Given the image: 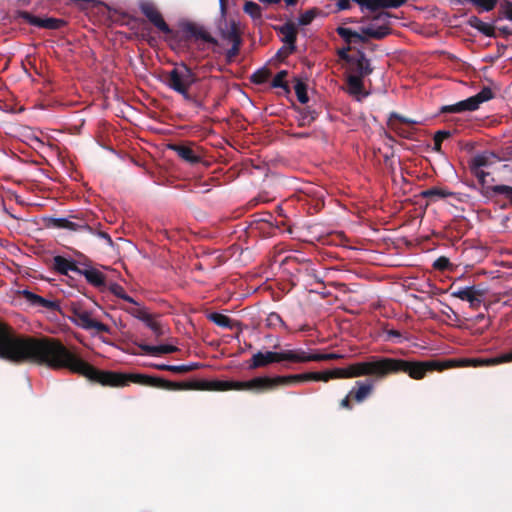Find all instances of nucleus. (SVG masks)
Segmentation results:
<instances>
[{
	"label": "nucleus",
	"mask_w": 512,
	"mask_h": 512,
	"mask_svg": "<svg viewBox=\"0 0 512 512\" xmlns=\"http://www.w3.org/2000/svg\"><path fill=\"white\" fill-rule=\"evenodd\" d=\"M467 24L487 37H496L495 28L492 25L483 22L477 16H471L467 20Z\"/></svg>",
	"instance_id": "26"
},
{
	"label": "nucleus",
	"mask_w": 512,
	"mask_h": 512,
	"mask_svg": "<svg viewBox=\"0 0 512 512\" xmlns=\"http://www.w3.org/2000/svg\"><path fill=\"white\" fill-rule=\"evenodd\" d=\"M6 19L10 23H18L20 20H23L31 26L48 30H59L67 25L64 19L54 17L42 18L26 10H16L12 16H5L3 18V20Z\"/></svg>",
	"instance_id": "5"
},
{
	"label": "nucleus",
	"mask_w": 512,
	"mask_h": 512,
	"mask_svg": "<svg viewBox=\"0 0 512 512\" xmlns=\"http://www.w3.org/2000/svg\"><path fill=\"white\" fill-rule=\"evenodd\" d=\"M333 379L337 378H349L348 376V368H335L332 369Z\"/></svg>",
	"instance_id": "56"
},
{
	"label": "nucleus",
	"mask_w": 512,
	"mask_h": 512,
	"mask_svg": "<svg viewBox=\"0 0 512 512\" xmlns=\"http://www.w3.org/2000/svg\"><path fill=\"white\" fill-rule=\"evenodd\" d=\"M373 389V380L356 381L355 386L350 390V396L352 400L361 403L372 394Z\"/></svg>",
	"instance_id": "18"
},
{
	"label": "nucleus",
	"mask_w": 512,
	"mask_h": 512,
	"mask_svg": "<svg viewBox=\"0 0 512 512\" xmlns=\"http://www.w3.org/2000/svg\"><path fill=\"white\" fill-rule=\"evenodd\" d=\"M108 289L116 297L121 298L126 302L137 304V302L125 292V289L120 284L111 283L108 286Z\"/></svg>",
	"instance_id": "38"
},
{
	"label": "nucleus",
	"mask_w": 512,
	"mask_h": 512,
	"mask_svg": "<svg viewBox=\"0 0 512 512\" xmlns=\"http://www.w3.org/2000/svg\"><path fill=\"white\" fill-rule=\"evenodd\" d=\"M350 50L351 46H347L337 51V55L339 56V58L345 61L347 64H349L350 61H353V57L355 56L349 54Z\"/></svg>",
	"instance_id": "52"
},
{
	"label": "nucleus",
	"mask_w": 512,
	"mask_h": 512,
	"mask_svg": "<svg viewBox=\"0 0 512 512\" xmlns=\"http://www.w3.org/2000/svg\"><path fill=\"white\" fill-rule=\"evenodd\" d=\"M243 11L254 21L262 22V8L253 1H246L243 5Z\"/></svg>",
	"instance_id": "33"
},
{
	"label": "nucleus",
	"mask_w": 512,
	"mask_h": 512,
	"mask_svg": "<svg viewBox=\"0 0 512 512\" xmlns=\"http://www.w3.org/2000/svg\"><path fill=\"white\" fill-rule=\"evenodd\" d=\"M347 85L349 87V93L353 95H359L364 90L363 78L358 76H347Z\"/></svg>",
	"instance_id": "35"
},
{
	"label": "nucleus",
	"mask_w": 512,
	"mask_h": 512,
	"mask_svg": "<svg viewBox=\"0 0 512 512\" xmlns=\"http://www.w3.org/2000/svg\"><path fill=\"white\" fill-rule=\"evenodd\" d=\"M199 80L197 74L184 62L175 64L174 68L166 73L165 84L180 94L184 101L198 109L205 110L204 99L192 94L190 88Z\"/></svg>",
	"instance_id": "4"
},
{
	"label": "nucleus",
	"mask_w": 512,
	"mask_h": 512,
	"mask_svg": "<svg viewBox=\"0 0 512 512\" xmlns=\"http://www.w3.org/2000/svg\"><path fill=\"white\" fill-rule=\"evenodd\" d=\"M333 379L332 370L324 372H311V381H324L327 382Z\"/></svg>",
	"instance_id": "47"
},
{
	"label": "nucleus",
	"mask_w": 512,
	"mask_h": 512,
	"mask_svg": "<svg viewBox=\"0 0 512 512\" xmlns=\"http://www.w3.org/2000/svg\"><path fill=\"white\" fill-rule=\"evenodd\" d=\"M283 35L282 41L287 45L286 55H290L296 51L297 28L292 22H287L277 28Z\"/></svg>",
	"instance_id": "17"
},
{
	"label": "nucleus",
	"mask_w": 512,
	"mask_h": 512,
	"mask_svg": "<svg viewBox=\"0 0 512 512\" xmlns=\"http://www.w3.org/2000/svg\"><path fill=\"white\" fill-rule=\"evenodd\" d=\"M70 218H74L77 221H72L69 218H48L47 219V226L50 228H56V229H67L71 231H84L88 230L91 231V227L88 225V223L78 216H70Z\"/></svg>",
	"instance_id": "12"
},
{
	"label": "nucleus",
	"mask_w": 512,
	"mask_h": 512,
	"mask_svg": "<svg viewBox=\"0 0 512 512\" xmlns=\"http://www.w3.org/2000/svg\"><path fill=\"white\" fill-rule=\"evenodd\" d=\"M81 265L79 270V275L85 277L86 281L100 290H103L106 287V276L100 270L94 268L91 265V261L85 259L83 262H79Z\"/></svg>",
	"instance_id": "11"
},
{
	"label": "nucleus",
	"mask_w": 512,
	"mask_h": 512,
	"mask_svg": "<svg viewBox=\"0 0 512 512\" xmlns=\"http://www.w3.org/2000/svg\"><path fill=\"white\" fill-rule=\"evenodd\" d=\"M387 123H396L405 126H415L417 124V121L411 118L404 117L396 112H393L390 114Z\"/></svg>",
	"instance_id": "40"
},
{
	"label": "nucleus",
	"mask_w": 512,
	"mask_h": 512,
	"mask_svg": "<svg viewBox=\"0 0 512 512\" xmlns=\"http://www.w3.org/2000/svg\"><path fill=\"white\" fill-rule=\"evenodd\" d=\"M499 0H473V6L478 13L490 12L497 6Z\"/></svg>",
	"instance_id": "39"
},
{
	"label": "nucleus",
	"mask_w": 512,
	"mask_h": 512,
	"mask_svg": "<svg viewBox=\"0 0 512 512\" xmlns=\"http://www.w3.org/2000/svg\"><path fill=\"white\" fill-rule=\"evenodd\" d=\"M318 117V112L311 107H305L300 110L299 126H309Z\"/></svg>",
	"instance_id": "32"
},
{
	"label": "nucleus",
	"mask_w": 512,
	"mask_h": 512,
	"mask_svg": "<svg viewBox=\"0 0 512 512\" xmlns=\"http://www.w3.org/2000/svg\"><path fill=\"white\" fill-rule=\"evenodd\" d=\"M242 43H232V47L226 52V61L231 63L238 56Z\"/></svg>",
	"instance_id": "48"
},
{
	"label": "nucleus",
	"mask_w": 512,
	"mask_h": 512,
	"mask_svg": "<svg viewBox=\"0 0 512 512\" xmlns=\"http://www.w3.org/2000/svg\"><path fill=\"white\" fill-rule=\"evenodd\" d=\"M451 263L447 257L441 256L437 258L433 263V268L436 270L444 271L449 269Z\"/></svg>",
	"instance_id": "49"
},
{
	"label": "nucleus",
	"mask_w": 512,
	"mask_h": 512,
	"mask_svg": "<svg viewBox=\"0 0 512 512\" xmlns=\"http://www.w3.org/2000/svg\"><path fill=\"white\" fill-rule=\"evenodd\" d=\"M495 97L494 92L489 87H483L476 95L465 100H461L455 104L442 106L441 113H463L467 111H475L480 104L487 102Z\"/></svg>",
	"instance_id": "6"
},
{
	"label": "nucleus",
	"mask_w": 512,
	"mask_h": 512,
	"mask_svg": "<svg viewBox=\"0 0 512 512\" xmlns=\"http://www.w3.org/2000/svg\"><path fill=\"white\" fill-rule=\"evenodd\" d=\"M140 11L145 17L162 33L170 35L171 40L178 38V33L174 32L165 22L162 14L151 1H142L139 4Z\"/></svg>",
	"instance_id": "7"
},
{
	"label": "nucleus",
	"mask_w": 512,
	"mask_h": 512,
	"mask_svg": "<svg viewBox=\"0 0 512 512\" xmlns=\"http://www.w3.org/2000/svg\"><path fill=\"white\" fill-rule=\"evenodd\" d=\"M389 339H399L398 342H401L402 334L400 331L395 329H389L386 331Z\"/></svg>",
	"instance_id": "58"
},
{
	"label": "nucleus",
	"mask_w": 512,
	"mask_h": 512,
	"mask_svg": "<svg viewBox=\"0 0 512 512\" xmlns=\"http://www.w3.org/2000/svg\"><path fill=\"white\" fill-rule=\"evenodd\" d=\"M73 321L85 330H95L97 333H110V327L92 317L91 312L82 309H73Z\"/></svg>",
	"instance_id": "9"
},
{
	"label": "nucleus",
	"mask_w": 512,
	"mask_h": 512,
	"mask_svg": "<svg viewBox=\"0 0 512 512\" xmlns=\"http://www.w3.org/2000/svg\"><path fill=\"white\" fill-rule=\"evenodd\" d=\"M181 29L183 32L182 39L184 41H189L191 39L194 40H202L203 42L218 45V41L214 38L203 25L197 24L195 22H185L181 25Z\"/></svg>",
	"instance_id": "10"
},
{
	"label": "nucleus",
	"mask_w": 512,
	"mask_h": 512,
	"mask_svg": "<svg viewBox=\"0 0 512 512\" xmlns=\"http://www.w3.org/2000/svg\"><path fill=\"white\" fill-rule=\"evenodd\" d=\"M0 359L16 364L33 363L54 370L67 369L86 378L88 362L56 338L19 335L0 321Z\"/></svg>",
	"instance_id": "1"
},
{
	"label": "nucleus",
	"mask_w": 512,
	"mask_h": 512,
	"mask_svg": "<svg viewBox=\"0 0 512 512\" xmlns=\"http://www.w3.org/2000/svg\"><path fill=\"white\" fill-rule=\"evenodd\" d=\"M472 174L479 180L481 184L485 183V178L489 174L484 172L481 168L470 167Z\"/></svg>",
	"instance_id": "54"
},
{
	"label": "nucleus",
	"mask_w": 512,
	"mask_h": 512,
	"mask_svg": "<svg viewBox=\"0 0 512 512\" xmlns=\"http://www.w3.org/2000/svg\"><path fill=\"white\" fill-rule=\"evenodd\" d=\"M221 37L231 43H242L241 32L235 21H230L226 28L220 30Z\"/></svg>",
	"instance_id": "27"
},
{
	"label": "nucleus",
	"mask_w": 512,
	"mask_h": 512,
	"mask_svg": "<svg viewBox=\"0 0 512 512\" xmlns=\"http://www.w3.org/2000/svg\"><path fill=\"white\" fill-rule=\"evenodd\" d=\"M352 0H338L337 11L349 10L351 8Z\"/></svg>",
	"instance_id": "57"
},
{
	"label": "nucleus",
	"mask_w": 512,
	"mask_h": 512,
	"mask_svg": "<svg viewBox=\"0 0 512 512\" xmlns=\"http://www.w3.org/2000/svg\"><path fill=\"white\" fill-rule=\"evenodd\" d=\"M288 75L286 70L279 71L272 80V87L274 88H282L286 93H290V87L288 82L285 80Z\"/></svg>",
	"instance_id": "36"
},
{
	"label": "nucleus",
	"mask_w": 512,
	"mask_h": 512,
	"mask_svg": "<svg viewBox=\"0 0 512 512\" xmlns=\"http://www.w3.org/2000/svg\"><path fill=\"white\" fill-rule=\"evenodd\" d=\"M266 325L271 328H276L277 326L287 328L282 317L276 312H271L270 314H268L266 318Z\"/></svg>",
	"instance_id": "42"
},
{
	"label": "nucleus",
	"mask_w": 512,
	"mask_h": 512,
	"mask_svg": "<svg viewBox=\"0 0 512 512\" xmlns=\"http://www.w3.org/2000/svg\"><path fill=\"white\" fill-rule=\"evenodd\" d=\"M506 362H512V350L490 358H464L445 361H409L371 356L367 361L352 363L347 368L349 378L370 376L374 380H383L390 375L406 373L412 379L421 380L428 372L432 371H443L454 367L494 366Z\"/></svg>",
	"instance_id": "2"
},
{
	"label": "nucleus",
	"mask_w": 512,
	"mask_h": 512,
	"mask_svg": "<svg viewBox=\"0 0 512 512\" xmlns=\"http://www.w3.org/2000/svg\"><path fill=\"white\" fill-rule=\"evenodd\" d=\"M271 73L268 69H259L252 76L251 81L255 84H263L270 77Z\"/></svg>",
	"instance_id": "43"
},
{
	"label": "nucleus",
	"mask_w": 512,
	"mask_h": 512,
	"mask_svg": "<svg viewBox=\"0 0 512 512\" xmlns=\"http://www.w3.org/2000/svg\"><path fill=\"white\" fill-rule=\"evenodd\" d=\"M283 361L292 362L291 350H284L280 352L258 351L248 361V369L255 370L258 368L266 367L272 363H280Z\"/></svg>",
	"instance_id": "8"
},
{
	"label": "nucleus",
	"mask_w": 512,
	"mask_h": 512,
	"mask_svg": "<svg viewBox=\"0 0 512 512\" xmlns=\"http://www.w3.org/2000/svg\"><path fill=\"white\" fill-rule=\"evenodd\" d=\"M451 136V132L447 130H439L434 134V147L433 150L436 152H441V145L445 139H448Z\"/></svg>",
	"instance_id": "41"
},
{
	"label": "nucleus",
	"mask_w": 512,
	"mask_h": 512,
	"mask_svg": "<svg viewBox=\"0 0 512 512\" xmlns=\"http://www.w3.org/2000/svg\"><path fill=\"white\" fill-rule=\"evenodd\" d=\"M99 235H100V237L105 239L109 244H112V239H111V237H110V235L108 233L100 232Z\"/></svg>",
	"instance_id": "63"
},
{
	"label": "nucleus",
	"mask_w": 512,
	"mask_h": 512,
	"mask_svg": "<svg viewBox=\"0 0 512 512\" xmlns=\"http://www.w3.org/2000/svg\"><path fill=\"white\" fill-rule=\"evenodd\" d=\"M169 149L177 153V155L189 164H197L201 162V157L195 151L186 145L170 144Z\"/></svg>",
	"instance_id": "21"
},
{
	"label": "nucleus",
	"mask_w": 512,
	"mask_h": 512,
	"mask_svg": "<svg viewBox=\"0 0 512 512\" xmlns=\"http://www.w3.org/2000/svg\"><path fill=\"white\" fill-rule=\"evenodd\" d=\"M359 5L361 11L368 10L376 12L380 9L399 8L404 5L407 0H352Z\"/></svg>",
	"instance_id": "14"
},
{
	"label": "nucleus",
	"mask_w": 512,
	"mask_h": 512,
	"mask_svg": "<svg viewBox=\"0 0 512 512\" xmlns=\"http://www.w3.org/2000/svg\"><path fill=\"white\" fill-rule=\"evenodd\" d=\"M349 71L352 76L364 78L373 72L370 60L366 57L362 50H357V54L353 57V61L349 62Z\"/></svg>",
	"instance_id": "13"
},
{
	"label": "nucleus",
	"mask_w": 512,
	"mask_h": 512,
	"mask_svg": "<svg viewBox=\"0 0 512 512\" xmlns=\"http://www.w3.org/2000/svg\"><path fill=\"white\" fill-rule=\"evenodd\" d=\"M318 14L317 8H312L304 12L299 17V24L302 26L309 25Z\"/></svg>",
	"instance_id": "44"
},
{
	"label": "nucleus",
	"mask_w": 512,
	"mask_h": 512,
	"mask_svg": "<svg viewBox=\"0 0 512 512\" xmlns=\"http://www.w3.org/2000/svg\"><path fill=\"white\" fill-rule=\"evenodd\" d=\"M342 358V355L337 353H325V361L336 360Z\"/></svg>",
	"instance_id": "61"
},
{
	"label": "nucleus",
	"mask_w": 512,
	"mask_h": 512,
	"mask_svg": "<svg viewBox=\"0 0 512 512\" xmlns=\"http://www.w3.org/2000/svg\"><path fill=\"white\" fill-rule=\"evenodd\" d=\"M21 295L25 300L34 307H42L48 311H59L60 304L58 301L48 300L40 295H37L29 290H23Z\"/></svg>",
	"instance_id": "16"
},
{
	"label": "nucleus",
	"mask_w": 512,
	"mask_h": 512,
	"mask_svg": "<svg viewBox=\"0 0 512 512\" xmlns=\"http://www.w3.org/2000/svg\"><path fill=\"white\" fill-rule=\"evenodd\" d=\"M292 363L325 361V353H307L302 349L291 350Z\"/></svg>",
	"instance_id": "23"
},
{
	"label": "nucleus",
	"mask_w": 512,
	"mask_h": 512,
	"mask_svg": "<svg viewBox=\"0 0 512 512\" xmlns=\"http://www.w3.org/2000/svg\"><path fill=\"white\" fill-rule=\"evenodd\" d=\"M484 291L481 290L474 296L473 302H469V305L472 309H478L483 301Z\"/></svg>",
	"instance_id": "55"
},
{
	"label": "nucleus",
	"mask_w": 512,
	"mask_h": 512,
	"mask_svg": "<svg viewBox=\"0 0 512 512\" xmlns=\"http://www.w3.org/2000/svg\"><path fill=\"white\" fill-rule=\"evenodd\" d=\"M207 318L219 327L230 329V330H233L235 328H238L239 331L242 330L241 322L235 321L222 313L212 312L207 316Z\"/></svg>",
	"instance_id": "22"
},
{
	"label": "nucleus",
	"mask_w": 512,
	"mask_h": 512,
	"mask_svg": "<svg viewBox=\"0 0 512 512\" xmlns=\"http://www.w3.org/2000/svg\"><path fill=\"white\" fill-rule=\"evenodd\" d=\"M80 267L81 265L78 266L76 261L63 256L57 255L53 258V269L61 275L67 276L69 271L79 273Z\"/></svg>",
	"instance_id": "19"
},
{
	"label": "nucleus",
	"mask_w": 512,
	"mask_h": 512,
	"mask_svg": "<svg viewBox=\"0 0 512 512\" xmlns=\"http://www.w3.org/2000/svg\"><path fill=\"white\" fill-rule=\"evenodd\" d=\"M500 12L503 15V17H505L506 19L512 21V2L509 1V0H505L501 4Z\"/></svg>",
	"instance_id": "50"
},
{
	"label": "nucleus",
	"mask_w": 512,
	"mask_h": 512,
	"mask_svg": "<svg viewBox=\"0 0 512 512\" xmlns=\"http://www.w3.org/2000/svg\"><path fill=\"white\" fill-rule=\"evenodd\" d=\"M361 33L363 36L366 37V42L369 38L376 39V40H382L392 34V28L389 24H383L377 28H375L373 25L367 26V27H361L360 28Z\"/></svg>",
	"instance_id": "20"
},
{
	"label": "nucleus",
	"mask_w": 512,
	"mask_h": 512,
	"mask_svg": "<svg viewBox=\"0 0 512 512\" xmlns=\"http://www.w3.org/2000/svg\"><path fill=\"white\" fill-rule=\"evenodd\" d=\"M489 164V156L486 154L476 155L472 161L470 167L482 168Z\"/></svg>",
	"instance_id": "46"
},
{
	"label": "nucleus",
	"mask_w": 512,
	"mask_h": 512,
	"mask_svg": "<svg viewBox=\"0 0 512 512\" xmlns=\"http://www.w3.org/2000/svg\"><path fill=\"white\" fill-rule=\"evenodd\" d=\"M286 49H287V46H284V47L280 48V49L278 50V52H277V55H278L279 57H283V58H284V57H287L288 55H286Z\"/></svg>",
	"instance_id": "64"
},
{
	"label": "nucleus",
	"mask_w": 512,
	"mask_h": 512,
	"mask_svg": "<svg viewBox=\"0 0 512 512\" xmlns=\"http://www.w3.org/2000/svg\"><path fill=\"white\" fill-rule=\"evenodd\" d=\"M139 348L145 354L153 355V356H157V355H161V354H170V353L177 352L179 350L178 347H176L174 345H168V344H162V345H157V346H153V345H149V344H140Z\"/></svg>",
	"instance_id": "25"
},
{
	"label": "nucleus",
	"mask_w": 512,
	"mask_h": 512,
	"mask_svg": "<svg viewBox=\"0 0 512 512\" xmlns=\"http://www.w3.org/2000/svg\"><path fill=\"white\" fill-rule=\"evenodd\" d=\"M304 381H311V372L295 375L277 376L279 386H289Z\"/></svg>",
	"instance_id": "29"
},
{
	"label": "nucleus",
	"mask_w": 512,
	"mask_h": 512,
	"mask_svg": "<svg viewBox=\"0 0 512 512\" xmlns=\"http://www.w3.org/2000/svg\"><path fill=\"white\" fill-rule=\"evenodd\" d=\"M153 368L161 371H170L176 374H185L198 368V364L189 365H167V364H153Z\"/></svg>",
	"instance_id": "28"
},
{
	"label": "nucleus",
	"mask_w": 512,
	"mask_h": 512,
	"mask_svg": "<svg viewBox=\"0 0 512 512\" xmlns=\"http://www.w3.org/2000/svg\"><path fill=\"white\" fill-rule=\"evenodd\" d=\"M350 400H352V398H351L350 392H349L348 395L344 399L341 400L340 406L342 408H345V409H348V410L352 409V405H351Z\"/></svg>",
	"instance_id": "60"
},
{
	"label": "nucleus",
	"mask_w": 512,
	"mask_h": 512,
	"mask_svg": "<svg viewBox=\"0 0 512 512\" xmlns=\"http://www.w3.org/2000/svg\"><path fill=\"white\" fill-rule=\"evenodd\" d=\"M498 30L500 34H502L505 37L512 35V30H510L509 27L507 26L499 27Z\"/></svg>",
	"instance_id": "62"
},
{
	"label": "nucleus",
	"mask_w": 512,
	"mask_h": 512,
	"mask_svg": "<svg viewBox=\"0 0 512 512\" xmlns=\"http://www.w3.org/2000/svg\"><path fill=\"white\" fill-rule=\"evenodd\" d=\"M146 326L149 327L152 330L153 334L157 338L161 337L164 334L163 329H162L160 323L155 321L153 318L146 324Z\"/></svg>",
	"instance_id": "51"
},
{
	"label": "nucleus",
	"mask_w": 512,
	"mask_h": 512,
	"mask_svg": "<svg viewBox=\"0 0 512 512\" xmlns=\"http://www.w3.org/2000/svg\"><path fill=\"white\" fill-rule=\"evenodd\" d=\"M131 314L138 318L139 320L143 321L145 324H147L152 319V316L142 309H138L135 312H131Z\"/></svg>",
	"instance_id": "53"
},
{
	"label": "nucleus",
	"mask_w": 512,
	"mask_h": 512,
	"mask_svg": "<svg viewBox=\"0 0 512 512\" xmlns=\"http://www.w3.org/2000/svg\"><path fill=\"white\" fill-rule=\"evenodd\" d=\"M389 129L393 130L400 137L411 139L413 137L415 126H405L396 123H387Z\"/></svg>",
	"instance_id": "34"
},
{
	"label": "nucleus",
	"mask_w": 512,
	"mask_h": 512,
	"mask_svg": "<svg viewBox=\"0 0 512 512\" xmlns=\"http://www.w3.org/2000/svg\"><path fill=\"white\" fill-rule=\"evenodd\" d=\"M492 191L496 194L504 195L509 202L512 204V187L507 185H496L492 188Z\"/></svg>",
	"instance_id": "45"
},
{
	"label": "nucleus",
	"mask_w": 512,
	"mask_h": 512,
	"mask_svg": "<svg viewBox=\"0 0 512 512\" xmlns=\"http://www.w3.org/2000/svg\"><path fill=\"white\" fill-rule=\"evenodd\" d=\"M294 90L297 99L300 103L305 104L308 102L307 85L302 80L295 78Z\"/></svg>",
	"instance_id": "37"
},
{
	"label": "nucleus",
	"mask_w": 512,
	"mask_h": 512,
	"mask_svg": "<svg viewBox=\"0 0 512 512\" xmlns=\"http://www.w3.org/2000/svg\"><path fill=\"white\" fill-rule=\"evenodd\" d=\"M278 387L277 376H260L248 380V391L256 394L273 391Z\"/></svg>",
	"instance_id": "15"
},
{
	"label": "nucleus",
	"mask_w": 512,
	"mask_h": 512,
	"mask_svg": "<svg viewBox=\"0 0 512 512\" xmlns=\"http://www.w3.org/2000/svg\"><path fill=\"white\" fill-rule=\"evenodd\" d=\"M421 197L425 199L436 200L446 198L453 195L452 192L442 189L440 187H432L421 192Z\"/></svg>",
	"instance_id": "31"
},
{
	"label": "nucleus",
	"mask_w": 512,
	"mask_h": 512,
	"mask_svg": "<svg viewBox=\"0 0 512 512\" xmlns=\"http://www.w3.org/2000/svg\"><path fill=\"white\" fill-rule=\"evenodd\" d=\"M336 33L347 43L348 46H351L357 42L366 43V37L363 36L361 31L356 32L350 28L339 26L336 28Z\"/></svg>",
	"instance_id": "24"
},
{
	"label": "nucleus",
	"mask_w": 512,
	"mask_h": 512,
	"mask_svg": "<svg viewBox=\"0 0 512 512\" xmlns=\"http://www.w3.org/2000/svg\"><path fill=\"white\" fill-rule=\"evenodd\" d=\"M86 378L102 386L124 387L129 383L155 387L164 390H205V391H248L247 381L233 380H190L173 382L160 377L140 373L103 371L88 363Z\"/></svg>",
	"instance_id": "3"
},
{
	"label": "nucleus",
	"mask_w": 512,
	"mask_h": 512,
	"mask_svg": "<svg viewBox=\"0 0 512 512\" xmlns=\"http://www.w3.org/2000/svg\"><path fill=\"white\" fill-rule=\"evenodd\" d=\"M392 15L389 13V12H385V11H382V12H379L377 14H374L372 17H371V20L372 21H378V20H384L386 18H390Z\"/></svg>",
	"instance_id": "59"
},
{
	"label": "nucleus",
	"mask_w": 512,
	"mask_h": 512,
	"mask_svg": "<svg viewBox=\"0 0 512 512\" xmlns=\"http://www.w3.org/2000/svg\"><path fill=\"white\" fill-rule=\"evenodd\" d=\"M481 290L476 288V286H468L464 288H459L451 293L452 297L458 298L462 301L473 302L474 296L478 294Z\"/></svg>",
	"instance_id": "30"
}]
</instances>
